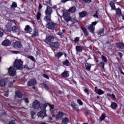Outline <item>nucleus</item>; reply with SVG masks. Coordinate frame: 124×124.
<instances>
[{
	"mask_svg": "<svg viewBox=\"0 0 124 124\" xmlns=\"http://www.w3.org/2000/svg\"><path fill=\"white\" fill-rule=\"evenodd\" d=\"M79 40H80V37H77L75 38L74 42H75V43H77L79 42Z\"/></svg>",
	"mask_w": 124,
	"mask_h": 124,
	"instance_id": "nucleus-44",
	"label": "nucleus"
},
{
	"mask_svg": "<svg viewBox=\"0 0 124 124\" xmlns=\"http://www.w3.org/2000/svg\"><path fill=\"white\" fill-rule=\"evenodd\" d=\"M109 5L111 7V9L113 10H116V6H115V3L113 1H111L109 3Z\"/></svg>",
	"mask_w": 124,
	"mask_h": 124,
	"instance_id": "nucleus-32",
	"label": "nucleus"
},
{
	"mask_svg": "<svg viewBox=\"0 0 124 124\" xmlns=\"http://www.w3.org/2000/svg\"><path fill=\"white\" fill-rule=\"evenodd\" d=\"M57 34L58 35H59V36H60V37L61 38H63L64 35H63V33H62V32H58L57 33Z\"/></svg>",
	"mask_w": 124,
	"mask_h": 124,
	"instance_id": "nucleus-43",
	"label": "nucleus"
},
{
	"mask_svg": "<svg viewBox=\"0 0 124 124\" xmlns=\"http://www.w3.org/2000/svg\"><path fill=\"white\" fill-rule=\"evenodd\" d=\"M11 7L14 9L16 8V7H17V3H16V2H13V3L11 6Z\"/></svg>",
	"mask_w": 124,
	"mask_h": 124,
	"instance_id": "nucleus-42",
	"label": "nucleus"
},
{
	"mask_svg": "<svg viewBox=\"0 0 124 124\" xmlns=\"http://www.w3.org/2000/svg\"><path fill=\"white\" fill-rule=\"evenodd\" d=\"M46 5H52V4L51 3V0H47V1H45Z\"/></svg>",
	"mask_w": 124,
	"mask_h": 124,
	"instance_id": "nucleus-45",
	"label": "nucleus"
},
{
	"mask_svg": "<svg viewBox=\"0 0 124 124\" xmlns=\"http://www.w3.org/2000/svg\"><path fill=\"white\" fill-rule=\"evenodd\" d=\"M76 11V7H72V8L69 9V12H71V13H73Z\"/></svg>",
	"mask_w": 124,
	"mask_h": 124,
	"instance_id": "nucleus-36",
	"label": "nucleus"
},
{
	"mask_svg": "<svg viewBox=\"0 0 124 124\" xmlns=\"http://www.w3.org/2000/svg\"><path fill=\"white\" fill-rule=\"evenodd\" d=\"M101 58L103 62L106 63L107 62V58L104 56V55L101 56Z\"/></svg>",
	"mask_w": 124,
	"mask_h": 124,
	"instance_id": "nucleus-39",
	"label": "nucleus"
},
{
	"mask_svg": "<svg viewBox=\"0 0 124 124\" xmlns=\"http://www.w3.org/2000/svg\"><path fill=\"white\" fill-rule=\"evenodd\" d=\"M54 36H46V39L45 40V42L48 44V43H50L52 41H54Z\"/></svg>",
	"mask_w": 124,
	"mask_h": 124,
	"instance_id": "nucleus-9",
	"label": "nucleus"
},
{
	"mask_svg": "<svg viewBox=\"0 0 124 124\" xmlns=\"http://www.w3.org/2000/svg\"><path fill=\"white\" fill-rule=\"evenodd\" d=\"M16 96H17V97H19V98L22 97V96H23V93H22V92H21L20 90L16 91Z\"/></svg>",
	"mask_w": 124,
	"mask_h": 124,
	"instance_id": "nucleus-30",
	"label": "nucleus"
},
{
	"mask_svg": "<svg viewBox=\"0 0 124 124\" xmlns=\"http://www.w3.org/2000/svg\"><path fill=\"white\" fill-rule=\"evenodd\" d=\"M7 75H1V79L0 80V87H4L7 83H8V80H7L8 78L6 77Z\"/></svg>",
	"mask_w": 124,
	"mask_h": 124,
	"instance_id": "nucleus-4",
	"label": "nucleus"
},
{
	"mask_svg": "<svg viewBox=\"0 0 124 124\" xmlns=\"http://www.w3.org/2000/svg\"><path fill=\"white\" fill-rule=\"evenodd\" d=\"M3 35V30L0 28V37Z\"/></svg>",
	"mask_w": 124,
	"mask_h": 124,
	"instance_id": "nucleus-46",
	"label": "nucleus"
},
{
	"mask_svg": "<svg viewBox=\"0 0 124 124\" xmlns=\"http://www.w3.org/2000/svg\"><path fill=\"white\" fill-rule=\"evenodd\" d=\"M36 19L38 21H41V13L38 12L36 15Z\"/></svg>",
	"mask_w": 124,
	"mask_h": 124,
	"instance_id": "nucleus-34",
	"label": "nucleus"
},
{
	"mask_svg": "<svg viewBox=\"0 0 124 124\" xmlns=\"http://www.w3.org/2000/svg\"><path fill=\"white\" fill-rule=\"evenodd\" d=\"M81 29L82 30V31L83 32V33H84V35L85 36H89V32L88 31H87V29H86V28L81 27Z\"/></svg>",
	"mask_w": 124,
	"mask_h": 124,
	"instance_id": "nucleus-29",
	"label": "nucleus"
},
{
	"mask_svg": "<svg viewBox=\"0 0 124 124\" xmlns=\"http://www.w3.org/2000/svg\"><path fill=\"white\" fill-rule=\"evenodd\" d=\"M43 77L44 78H46V79H49V76H48V75L45 74H44L43 75Z\"/></svg>",
	"mask_w": 124,
	"mask_h": 124,
	"instance_id": "nucleus-51",
	"label": "nucleus"
},
{
	"mask_svg": "<svg viewBox=\"0 0 124 124\" xmlns=\"http://www.w3.org/2000/svg\"><path fill=\"white\" fill-rule=\"evenodd\" d=\"M41 104L38 101L36 100L33 102L32 107L34 109H38L40 107Z\"/></svg>",
	"mask_w": 124,
	"mask_h": 124,
	"instance_id": "nucleus-8",
	"label": "nucleus"
},
{
	"mask_svg": "<svg viewBox=\"0 0 124 124\" xmlns=\"http://www.w3.org/2000/svg\"><path fill=\"white\" fill-rule=\"evenodd\" d=\"M35 85H36V80L34 79H32V80L28 82V86L29 87L34 86Z\"/></svg>",
	"mask_w": 124,
	"mask_h": 124,
	"instance_id": "nucleus-14",
	"label": "nucleus"
},
{
	"mask_svg": "<svg viewBox=\"0 0 124 124\" xmlns=\"http://www.w3.org/2000/svg\"><path fill=\"white\" fill-rule=\"evenodd\" d=\"M25 31L26 32H27V33L29 32V33H31V32L32 31V29H31V27H30V26L27 25L25 27Z\"/></svg>",
	"mask_w": 124,
	"mask_h": 124,
	"instance_id": "nucleus-22",
	"label": "nucleus"
},
{
	"mask_svg": "<svg viewBox=\"0 0 124 124\" xmlns=\"http://www.w3.org/2000/svg\"><path fill=\"white\" fill-rule=\"evenodd\" d=\"M95 93H97V94H99V95H101V94H104V93H105V92L101 90V89H97V87H95Z\"/></svg>",
	"mask_w": 124,
	"mask_h": 124,
	"instance_id": "nucleus-11",
	"label": "nucleus"
},
{
	"mask_svg": "<svg viewBox=\"0 0 124 124\" xmlns=\"http://www.w3.org/2000/svg\"><path fill=\"white\" fill-rule=\"evenodd\" d=\"M8 106L9 107H10V108H14L13 106L10 105V104H8Z\"/></svg>",
	"mask_w": 124,
	"mask_h": 124,
	"instance_id": "nucleus-62",
	"label": "nucleus"
},
{
	"mask_svg": "<svg viewBox=\"0 0 124 124\" xmlns=\"http://www.w3.org/2000/svg\"><path fill=\"white\" fill-rule=\"evenodd\" d=\"M15 120H12L9 122V124H15Z\"/></svg>",
	"mask_w": 124,
	"mask_h": 124,
	"instance_id": "nucleus-54",
	"label": "nucleus"
},
{
	"mask_svg": "<svg viewBox=\"0 0 124 124\" xmlns=\"http://www.w3.org/2000/svg\"><path fill=\"white\" fill-rule=\"evenodd\" d=\"M12 52L14 53V54H19L20 53V52L18 51H12Z\"/></svg>",
	"mask_w": 124,
	"mask_h": 124,
	"instance_id": "nucleus-57",
	"label": "nucleus"
},
{
	"mask_svg": "<svg viewBox=\"0 0 124 124\" xmlns=\"http://www.w3.org/2000/svg\"><path fill=\"white\" fill-rule=\"evenodd\" d=\"M78 103L80 105H83V102L80 99H78L77 100Z\"/></svg>",
	"mask_w": 124,
	"mask_h": 124,
	"instance_id": "nucleus-50",
	"label": "nucleus"
},
{
	"mask_svg": "<svg viewBox=\"0 0 124 124\" xmlns=\"http://www.w3.org/2000/svg\"><path fill=\"white\" fill-rule=\"evenodd\" d=\"M4 95L5 96H6L7 97H8V95H9L8 93H4Z\"/></svg>",
	"mask_w": 124,
	"mask_h": 124,
	"instance_id": "nucleus-60",
	"label": "nucleus"
},
{
	"mask_svg": "<svg viewBox=\"0 0 124 124\" xmlns=\"http://www.w3.org/2000/svg\"><path fill=\"white\" fill-rule=\"evenodd\" d=\"M24 100L25 102H26V103H29V100L28 99V98H25L24 99Z\"/></svg>",
	"mask_w": 124,
	"mask_h": 124,
	"instance_id": "nucleus-56",
	"label": "nucleus"
},
{
	"mask_svg": "<svg viewBox=\"0 0 124 124\" xmlns=\"http://www.w3.org/2000/svg\"><path fill=\"white\" fill-rule=\"evenodd\" d=\"M63 17L66 21V22H71V20H70V16L68 14V12H63Z\"/></svg>",
	"mask_w": 124,
	"mask_h": 124,
	"instance_id": "nucleus-7",
	"label": "nucleus"
},
{
	"mask_svg": "<svg viewBox=\"0 0 124 124\" xmlns=\"http://www.w3.org/2000/svg\"><path fill=\"white\" fill-rule=\"evenodd\" d=\"M47 106H49L51 113H55V109H54L55 106H54V105H51L49 103L41 104L40 107L41 110H43V111L46 112V107H47Z\"/></svg>",
	"mask_w": 124,
	"mask_h": 124,
	"instance_id": "nucleus-3",
	"label": "nucleus"
},
{
	"mask_svg": "<svg viewBox=\"0 0 124 124\" xmlns=\"http://www.w3.org/2000/svg\"><path fill=\"white\" fill-rule=\"evenodd\" d=\"M62 77L63 78H67V77H69V72L68 71H64L61 75Z\"/></svg>",
	"mask_w": 124,
	"mask_h": 124,
	"instance_id": "nucleus-19",
	"label": "nucleus"
},
{
	"mask_svg": "<svg viewBox=\"0 0 124 124\" xmlns=\"http://www.w3.org/2000/svg\"><path fill=\"white\" fill-rule=\"evenodd\" d=\"M69 123V119H68V118H64L62 120V124H67Z\"/></svg>",
	"mask_w": 124,
	"mask_h": 124,
	"instance_id": "nucleus-27",
	"label": "nucleus"
},
{
	"mask_svg": "<svg viewBox=\"0 0 124 124\" xmlns=\"http://www.w3.org/2000/svg\"><path fill=\"white\" fill-rule=\"evenodd\" d=\"M79 16L81 18H83V17H85L86 16V13L85 12H82L80 13Z\"/></svg>",
	"mask_w": 124,
	"mask_h": 124,
	"instance_id": "nucleus-41",
	"label": "nucleus"
},
{
	"mask_svg": "<svg viewBox=\"0 0 124 124\" xmlns=\"http://www.w3.org/2000/svg\"><path fill=\"white\" fill-rule=\"evenodd\" d=\"M35 114V112L34 111H31V115L32 118H33V115H34Z\"/></svg>",
	"mask_w": 124,
	"mask_h": 124,
	"instance_id": "nucleus-58",
	"label": "nucleus"
},
{
	"mask_svg": "<svg viewBox=\"0 0 124 124\" xmlns=\"http://www.w3.org/2000/svg\"><path fill=\"white\" fill-rule=\"evenodd\" d=\"M3 46H9L11 45V42L8 40H5L2 43Z\"/></svg>",
	"mask_w": 124,
	"mask_h": 124,
	"instance_id": "nucleus-18",
	"label": "nucleus"
},
{
	"mask_svg": "<svg viewBox=\"0 0 124 124\" xmlns=\"http://www.w3.org/2000/svg\"><path fill=\"white\" fill-rule=\"evenodd\" d=\"M13 46L15 47V48H22V44L19 41H16L14 42L13 44Z\"/></svg>",
	"mask_w": 124,
	"mask_h": 124,
	"instance_id": "nucleus-12",
	"label": "nucleus"
},
{
	"mask_svg": "<svg viewBox=\"0 0 124 124\" xmlns=\"http://www.w3.org/2000/svg\"><path fill=\"white\" fill-rule=\"evenodd\" d=\"M76 50L77 53H81L83 51V47L82 46H76Z\"/></svg>",
	"mask_w": 124,
	"mask_h": 124,
	"instance_id": "nucleus-28",
	"label": "nucleus"
},
{
	"mask_svg": "<svg viewBox=\"0 0 124 124\" xmlns=\"http://www.w3.org/2000/svg\"><path fill=\"white\" fill-rule=\"evenodd\" d=\"M7 80H8V82H10L9 83V86L10 87H12V86H13V83H14V82H15V80L12 79L10 78H8Z\"/></svg>",
	"mask_w": 124,
	"mask_h": 124,
	"instance_id": "nucleus-25",
	"label": "nucleus"
},
{
	"mask_svg": "<svg viewBox=\"0 0 124 124\" xmlns=\"http://www.w3.org/2000/svg\"><path fill=\"white\" fill-rule=\"evenodd\" d=\"M37 34V31L34 30V33L31 35L32 37H34V36H36Z\"/></svg>",
	"mask_w": 124,
	"mask_h": 124,
	"instance_id": "nucleus-47",
	"label": "nucleus"
},
{
	"mask_svg": "<svg viewBox=\"0 0 124 124\" xmlns=\"http://www.w3.org/2000/svg\"><path fill=\"white\" fill-rule=\"evenodd\" d=\"M64 115V113L62 111H58L57 114L56 115V120H62V116Z\"/></svg>",
	"mask_w": 124,
	"mask_h": 124,
	"instance_id": "nucleus-10",
	"label": "nucleus"
},
{
	"mask_svg": "<svg viewBox=\"0 0 124 124\" xmlns=\"http://www.w3.org/2000/svg\"><path fill=\"white\" fill-rule=\"evenodd\" d=\"M46 28L49 30L54 31L57 28H58V24L54 23V22H51L47 24Z\"/></svg>",
	"mask_w": 124,
	"mask_h": 124,
	"instance_id": "nucleus-5",
	"label": "nucleus"
},
{
	"mask_svg": "<svg viewBox=\"0 0 124 124\" xmlns=\"http://www.w3.org/2000/svg\"><path fill=\"white\" fill-rule=\"evenodd\" d=\"M62 63L63 65H65L66 66H68V65H69V62L67 60L63 61Z\"/></svg>",
	"mask_w": 124,
	"mask_h": 124,
	"instance_id": "nucleus-37",
	"label": "nucleus"
},
{
	"mask_svg": "<svg viewBox=\"0 0 124 124\" xmlns=\"http://www.w3.org/2000/svg\"><path fill=\"white\" fill-rule=\"evenodd\" d=\"M93 64H91L89 62L85 63V68L87 69L88 71H91V68L92 66H93Z\"/></svg>",
	"mask_w": 124,
	"mask_h": 124,
	"instance_id": "nucleus-17",
	"label": "nucleus"
},
{
	"mask_svg": "<svg viewBox=\"0 0 124 124\" xmlns=\"http://www.w3.org/2000/svg\"><path fill=\"white\" fill-rule=\"evenodd\" d=\"M108 96L109 97H112V94H110L109 93H108L107 94Z\"/></svg>",
	"mask_w": 124,
	"mask_h": 124,
	"instance_id": "nucleus-61",
	"label": "nucleus"
},
{
	"mask_svg": "<svg viewBox=\"0 0 124 124\" xmlns=\"http://www.w3.org/2000/svg\"><path fill=\"white\" fill-rule=\"evenodd\" d=\"M93 16L94 18H97V19H98V12H96V14L93 15Z\"/></svg>",
	"mask_w": 124,
	"mask_h": 124,
	"instance_id": "nucleus-48",
	"label": "nucleus"
},
{
	"mask_svg": "<svg viewBox=\"0 0 124 124\" xmlns=\"http://www.w3.org/2000/svg\"><path fill=\"white\" fill-rule=\"evenodd\" d=\"M118 56H119V57H120L121 59H122V57H123V53H122L121 52H119Z\"/></svg>",
	"mask_w": 124,
	"mask_h": 124,
	"instance_id": "nucleus-59",
	"label": "nucleus"
},
{
	"mask_svg": "<svg viewBox=\"0 0 124 124\" xmlns=\"http://www.w3.org/2000/svg\"><path fill=\"white\" fill-rule=\"evenodd\" d=\"M28 58H29V59H30V60L32 61V62H35V59H34V57L31 56H28Z\"/></svg>",
	"mask_w": 124,
	"mask_h": 124,
	"instance_id": "nucleus-49",
	"label": "nucleus"
},
{
	"mask_svg": "<svg viewBox=\"0 0 124 124\" xmlns=\"http://www.w3.org/2000/svg\"><path fill=\"white\" fill-rule=\"evenodd\" d=\"M105 118H106V114H105V113H102L100 117V121H101V122H102V121H104Z\"/></svg>",
	"mask_w": 124,
	"mask_h": 124,
	"instance_id": "nucleus-33",
	"label": "nucleus"
},
{
	"mask_svg": "<svg viewBox=\"0 0 124 124\" xmlns=\"http://www.w3.org/2000/svg\"><path fill=\"white\" fill-rule=\"evenodd\" d=\"M116 11L117 15H118V16H121V15H122V10H121L119 8H118Z\"/></svg>",
	"mask_w": 124,
	"mask_h": 124,
	"instance_id": "nucleus-35",
	"label": "nucleus"
},
{
	"mask_svg": "<svg viewBox=\"0 0 124 124\" xmlns=\"http://www.w3.org/2000/svg\"><path fill=\"white\" fill-rule=\"evenodd\" d=\"M44 20L46 21V22H47V23H50L51 22V16L47 15L45 16V17L44 18Z\"/></svg>",
	"mask_w": 124,
	"mask_h": 124,
	"instance_id": "nucleus-23",
	"label": "nucleus"
},
{
	"mask_svg": "<svg viewBox=\"0 0 124 124\" xmlns=\"http://www.w3.org/2000/svg\"><path fill=\"white\" fill-rule=\"evenodd\" d=\"M105 65V64L104 63V62H101L99 64V66H100V67H101V68H102V69H104V65Z\"/></svg>",
	"mask_w": 124,
	"mask_h": 124,
	"instance_id": "nucleus-40",
	"label": "nucleus"
},
{
	"mask_svg": "<svg viewBox=\"0 0 124 124\" xmlns=\"http://www.w3.org/2000/svg\"><path fill=\"white\" fill-rule=\"evenodd\" d=\"M45 13L46 15L51 16V14H52V8L50 7L49 6H47L45 11Z\"/></svg>",
	"mask_w": 124,
	"mask_h": 124,
	"instance_id": "nucleus-16",
	"label": "nucleus"
},
{
	"mask_svg": "<svg viewBox=\"0 0 124 124\" xmlns=\"http://www.w3.org/2000/svg\"><path fill=\"white\" fill-rule=\"evenodd\" d=\"M84 93H87V94L88 95H89V94H90V92H89V90H88V89H84Z\"/></svg>",
	"mask_w": 124,
	"mask_h": 124,
	"instance_id": "nucleus-52",
	"label": "nucleus"
},
{
	"mask_svg": "<svg viewBox=\"0 0 124 124\" xmlns=\"http://www.w3.org/2000/svg\"><path fill=\"white\" fill-rule=\"evenodd\" d=\"M110 107L111 109L116 110V109H117V107H118V104H117L115 102H111Z\"/></svg>",
	"mask_w": 124,
	"mask_h": 124,
	"instance_id": "nucleus-26",
	"label": "nucleus"
},
{
	"mask_svg": "<svg viewBox=\"0 0 124 124\" xmlns=\"http://www.w3.org/2000/svg\"><path fill=\"white\" fill-rule=\"evenodd\" d=\"M41 8H42V4H39V9H41Z\"/></svg>",
	"mask_w": 124,
	"mask_h": 124,
	"instance_id": "nucleus-63",
	"label": "nucleus"
},
{
	"mask_svg": "<svg viewBox=\"0 0 124 124\" xmlns=\"http://www.w3.org/2000/svg\"><path fill=\"white\" fill-rule=\"evenodd\" d=\"M121 71V74H123V75H124V72H123L122 70H121V71Z\"/></svg>",
	"mask_w": 124,
	"mask_h": 124,
	"instance_id": "nucleus-64",
	"label": "nucleus"
},
{
	"mask_svg": "<svg viewBox=\"0 0 124 124\" xmlns=\"http://www.w3.org/2000/svg\"><path fill=\"white\" fill-rule=\"evenodd\" d=\"M110 98H113V99H116V96H115V94H111V97Z\"/></svg>",
	"mask_w": 124,
	"mask_h": 124,
	"instance_id": "nucleus-55",
	"label": "nucleus"
},
{
	"mask_svg": "<svg viewBox=\"0 0 124 124\" xmlns=\"http://www.w3.org/2000/svg\"><path fill=\"white\" fill-rule=\"evenodd\" d=\"M7 24L6 26V29L8 31H12L13 32H16L17 34L20 33V28L15 26H16V22L15 20H8Z\"/></svg>",
	"mask_w": 124,
	"mask_h": 124,
	"instance_id": "nucleus-2",
	"label": "nucleus"
},
{
	"mask_svg": "<svg viewBox=\"0 0 124 124\" xmlns=\"http://www.w3.org/2000/svg\"><path fill=\"white\" fill-rule=\"evenodd\" d=\"M97 23V21L93 22L92 23L91 25L88 26V30L91 32H92V33H93L94 32V26H95Z\"/></svg>",
	"mask_w": 124,
	"mask_h": 124,
	"instance_id": "nucleus-6",
	"label": "nucleus"
},
{
	"mask_svg": "<svg viewBox=\"0 0 124 124\" xmlns=\"http://www.w3.org/2000/svg\"><path fill=\"white\" fill-rule=\"evenodd\" d=\"M51 46L54 48H60V43L58 42H56L54 43H52L51 44Z\"/></svg>",
	"mask_w": 124,
	"mask_h": 124,
	"instance_id": "nucleus-21",
	"label": "nucleus"
},
{
	"mask_svg": "<svg viewBox=\"0 0 124 124\" xmlns=\"http://www.w3.org/2000/svg\"><path fill=\"white\" fill-rule=\"evenodd\" d=\"M16 69H22L23 68V62L21 60H16L14 63V66H11L8 69V73L11 76L16 78Z\"/></svg>",
	"mask_w": 124,
	"mask_h": 124,
	"instance_id": "nucleus-1",
	"label": "nucleus"
},
{
	"mask_svg": "<svg viewBox=\"0 0 124 124\" xmlns=\"http://www.w3.org/2000/svg\"><path fill=\"white\" fill-rule=\"evenodd\" d=\"M37 115L40 118H44V117H46L47 115H46V111H40L38 112Z\"/></svg>",
	"mask_w": 124,
	"mask_h": 124,
	"instance_id": "nucleus-13",
	"label": "nucleus"
},
{
	"mask_svg": "<svg viewBox=\"0 0 124 124\" xmlns=\"http://www.w3.org/2000/svg\"><path fill=\"white\" fill-rule=\"evenodd\" d=\"M84 2H86V3H90V2H92V0H82Z\"/></svg>",
	"mask_w": 124,
	"mask_h": 124,
	"instance_id": "nucleus-53",
	"label": "nucleus"
},
{
	"mask_svg": "<svg viewBox=\"0 0 124 124\" xmlns=\"http://www.w3.org/2000/svg\"><path fill=\"white\" fill-rule=\"evenodd\" d=\"M63 55V53L62 52H60L58 53L55 52V57L56 59H57V60H59L60 58H61V57H62Z\"/></svg>",
	"mask_w": 124,
	"mask_h": 124,
	"instance_id": "nucleus-20",
	"label": "nucleus"
},
{
	"mask_svg": "<svg viewBox=\"0 0 124 124\" xmlns=\"http://www.w3.org/2000/svg\"><path fill=\"white\" fill-rule=\"evenodd\" d=\"M71 106L74 109V110H76L77 112L79 111V108L78 107V105L76 104L75 103L72 102L71 103Z\"/></svg>",
	"mask_w": 124,
	"mask_h": 124,
	"instance_id": "nucleus-15",
	"label": "nucleus"
},
{
	"mask_svg": "<svg viewBox=\"0 0 124 124\" xmlns=\"http://www.w3.org/2000/svg\"><path fill=\"white\" fill-rule=\"evenodd\" d=\"M116 47L119 48V49H124V44L123 43H117L116 44Z\"/></svg>",
	"mask_w": 124,
	"mask_h": 124,
	"instance_id": "nucleus-24",
	"label": "nucleus"
},
{
	"mask_svg": "<svg viewBox=\"0 0 124 124\" xmlns=\"http://www.w3.org/2000/svg\"><path fill=\"white\" fill-rule=\"evenodd\" d=\"M41 86L43 88H44V89H45V90H46V91H48V90H49V87H48L46 84H44V83H42Z\"/></svg>",
	"mask_w": 124,
	"mask_h": 124,
	"instance_id": "nucleus-38",
	"label": "nucleus"
},
{
	"mask_svg": "<svg viewBox=\"0 0 124 124\" xmlns=\"http://www.w3.org/2000/svg\"><path fill=\"white\" fill-rule=\"evenodd\" d=\"M104 30H103V29H101L100 30H99L98 32V35L99 36H103L104 35Z\"/></svg>",
	"mask_w": 124,
	"mask_h": 124,
	"instance_id": "nucleus-31",
	"label": "nucleus"
}]
</instances>
